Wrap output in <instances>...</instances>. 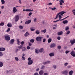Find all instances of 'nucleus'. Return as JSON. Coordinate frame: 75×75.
Wrapping results in <instances>:
<instances>
[{
    "label": "nucleus",
    "instance_id": "f257e3e1",
    "mask_svg": "<svg viewBox=\"0 0 75 75\" xmlns=\"http://www.w3.org/2000/svg\"><path fill=\"white\" fill-rule=\"evenodd\" d=\"M5 39L6 41H10V35H6L4 36Z\"/></svg>",
    "mask_w": 75,
    "mask_h": 75
},
{
    "label": "nucleus",
    "instance_id": "f03ea898",
    "mask_svg": "<svg viewBox=\"0 0 75 75\" xmlns=\"http://www.w3.org/2000/svg\"><path fill=\"white\" fill-rule=\"evenodd\" d=\"M42 38V37L38 36L36 38V40L37 41H39L40 42V41H41L42 38Z\"/></svg>",
    "mask_w": 75,
    "mask_h": 75
},
{
    "label": "nucleus",
    "instance_id": "7ed1b4c3",
    "mask_svg": "<svg viewBox=\"0 0 75 75\" xmlns=\"http://www.w3.org/2000/svg\"><path fill=\"white\" fill-rule=\"evenodd\" d=\"M20 18V17L18 15H16L15 16V20L16 22L18 21L19 19Z\"/></svg>",
    "mask_w": 75,
    "mask_h": 75
},
{
    "label": "nucleus",
    "instance_id": "20e7f679",
    "mask_svg": "<svg viewBox=\"0 0 75 75\" xmlns=\"http://www.w3.org/2000/svg\"><path fill=\"white\" fill-rule=\"evenodd\" d=\"M31 20H29L26 21L25 22V24H30V23H31Z\"/></svg>",
    "mask_w": 75,
    "mask_h": 75
},
{
    "label": "nucleus",
    "instance_id": "39448f33",
    "mask_svg": "<svg viewBox=\"0 0 75 75\" xmlns=\"http://www.w3.org/2000/svg\"><path fill=\"white\" fill-rule=\"evenodd\" d=\"M29 11V12H31V11H33V9H23V11Z\"/></svg>",
    "mask_w": 75,
    "mask_h": 75
},
{
    "label": "nucleus",
    "instance_id": "423d86ee",
    "mask_svg": "<svg viewBox=\"0 0 75 75\" xmlns=\"http://www.w3.org/2000/svg\"><path fill=\"white\" fill-rule=\"evenodd\" d=\"M28 64L29 65H31V64H33V60H31L28 62Z\"/></svg>",
    "mask_w": 75,
    "mask_h": 75
},
{
    "label": "nucleus",
    "instance_id": "0eeeda50",
    "mask_svg": "<svg viewBox=\"0 0 75 75\" xmlns=\"http://www.w3.org/2000/svg\"><path fill=\"white\" fill-rule=\"evenodd\" d=\"M55 46H56V44H55L52 43L51 44L50 47V48H54Z\"/></svg>",
    "mask_w": 75,
    "mask_h": 75
},
{
    "label": "nucleus",
    "instance_id": "6e6552de",
    "mask_svg": "<svg viewBox=\"0 0 75 75\" xmlns=\"http://www.w3.org/2000/svg\"><path fill=\"white\" fill-rule=\"evenodd\" d=\"M65 12H64V11H62L59 12L58 14H59H59H61V16H63V14H65Z\"/></svg>",
    "mask_w": 75,
    "mask_h": 75
},
{
    "label": "nucleus",
    "instance_id": "1a4fd4ad",
    "mask_svg": "<svg viewBox=\"0 0 75 75\" xmlns=\"http://www.w3.org/2000/svg\"><path fill=\"white\" fill-rule=\"evenodd\" d=\"M71 55H72V57H75V52L74 51H71L70 53Z\"/></svg>",
    "mask_w": 75,
    "mask_h": 75
},
{
    "label": "nucleus",
    "instance_id": "9d476101",
    "mask_svg": "<svg viewBox=\"0 0 75 75\" xmlns=\"http://www.w3.org/2000/svg\"><path fill=\"white\" fill-rule=\"evenodd\" d=\"M17 11V9H16V7H14L13 8V12L14 13H16Z\"/></svg>",
    "mask_w": 75,
    "mask_h": 75
},
{
    "label": "nucleus",
    "instance_id": "9b49d317",
    "mask_svg": "<svg viewBox=\"0 0 75 75\" xmlns=\"http://www.w3.org/2000/svg\"><path fill=\"white\" fill-rule=\"evenodd\" d=\"M68 71L67 70H66L64 71H62V74H68Z\"/></svg>",
    "mask_w": 75,
    "mask_h": 75
},
{
    "label": "nucleus",
    "instance_id": "f8f14e48",
    "mask_svg": "<svg viewBox=\"0 0 75 75\" xmlns=\"http://www.w3.org/2000/svg\"><path fill=\"white\" fill-rule=\"evenodd\" d=\"M62 34H63V32L62 31L59 32L57 33L58 35H62Z\"/></svg>",
    "mask_w": 75,
    "mask_h": 75
},
{
    "label": "nucleus",
    "instance_id": "ddd939ff",
    "mask_svg": "<svg viewBox=\"0 0 75 75\" xmlns=\"http://www.w3.org/2000/svg\"><path fill=\"white\" fill-rule=\"evenodd\" d=\"M59 1L60 2L59 3L60 6H62V4L64 3V1L62 0H60Z\"/></svg>",
    "mask_w": 75,
    "mask_h": 75
},
{
    "label": "nucleus",
    "instance_id": "4468645a",
    "mask_svg": "<svg viewBox=\"0 0 75 75\" xmlns=\"http://www.w3.org/2000/svg\"><path fill=\"white\" fill-rule=\"evenodd\" d=\"M44 74V71L42 70H41L39 72V75H42Z\"/></svg>",
    "mask_w": 75,
    "mask_h": 75
},
{
    "label": "nucleus",
    "instance_id": "2eb2a0df",
    "mask_svg": "<svg viewBox=\"0 0 75 75\" xmlns=\"http://www.w3.org/2000/svg\"><path fill=\"white\" fill-rule=\"evenodd\" d=\"M68 22V21L67 20H65V21H63V23L64 24H67Z\"/></svg>",
    "mask_w": 75,
    "mask_h": 75
},
{
    "label": "nucleus",
    "instance_id": "dca6fc26",
    "mask_svg": "<svg viewBox=\"0 0 75 75\" xmlns=\"http://www.w3.org/2000/svg\"><path fill=\"white\" fill-rule=\"evenodd\" d=\"M70 42L71 44H73L74 43H75V39H74L73 40H70Z\"/></svg>",
    "mask_w": 75,
    "mask_h": 75
},
{
    "label": "nucleus",
    "instance_id": "f3484780",
    "mask_svg": "<svg viewBox=\"0 0 75 75\" xmlns=\"http://www.w3.org/2000/svg\"><path fill=\"white\" fill-rule=\"evenodd\" d=\"M5 51V48L4 47L0 48V51Z\"/></svg>",
    "mask_w": 75,
    "mask_h": 75
},
{
    "label": "nucleus",
    "instance_id": "a211bd4d",
    "mask_svg": "<svg viewBox=\"0 0 75 75\" xmlns=\"http://www.w3.org/2000/svg\"><path fill=\"white\" fill-rule=\"evenodd\" d=\"M30 35V34L28 33V32H26V33L25 34V37H27L28 35Z\"/></svg>",
    "mask_w": 75,
    "mask_h": 75
},
{
    "label": "nucleus",
    "instance_id": "6ab92c4d",
    "mask_svg": "<svg viewBox=\"0 0 75 75\" xmlns=\"http://www.w3.org/2000/svg\"><path fill=\"white\" fill-rule=\"evenodd\" d=\"M54 53L53 52L52 53H50L49 54V56L50 57H54Z\"/></svg>",
    "mask_w": 75,
    "mask_h": 75
},
{
    "label": "nucleus",
    "instance_id": "aec40b11",
    "mask_svg": "<svg viewBox=\"0 0 75 75\" xmlns=\"http://www.w3.org/2000/svg\"><path fill=\"white\" fill-rule=\"evenodd\" d=\"M17 42L18 45H20V39H17L16 40Z\"/></svg>",
    "mask_w": 75,
    "mask_h": 75
},
{
    "label": "nucleus",
    "instance_id": "412c9836",
    "mask_svg": "<svg viewBox=\"0 0 75 75\" xmlns=\"http://www.w3.org/2000/svg\"><path fill=\"white\" fill-rule=\"evenodd\" d=\"M14 41L15 40L14 39H12L11 40L10 42L11 44H13V43H14Z\"/></svg>",
    "mask_w": 75,
    "mask_h": 75
},
{
    "label": "nucleus",
    "instance_id": "4be33fe9",
    "mask_svg": "<svg viewBox=\"0 0 75 75\" xmlns=\"http://www.w3.org/2000/svg\"><path fill=\"white\" fill-rule=\"evenodd\" d=\"M7 26L8 27H12V24L11 23H8Z\"/></svg>",
    "mask_w": 75,
    "mask_h": 75
},
{
    "label": "nucleus",
    "instance_id": "5701e85b",
    "mask_svg": "<svg viewBox=\"0 0 75 75\" xmlns=\"http://www.w3.org/2000/svg\"><path fill=\"white\" fill-rule=\"evenodd\" d=\"M74 71L72 70L70 71L69 72V75H72Z\"/></svg>",
    "mask_w": 75,
    "mask_h": 75
},
{
    "label": "nucleus",
    "instance_id": "b1692460",
    "mask_svg": "<svg viewBox=\"0 0 75 75\" xmlns=\"http://www.w3.org/2000/svg\"><path fill=\"white\" fill-rule=\"evenodd\" d=\"M43 50H44V49L42 48L40 49L39 52L41 53H42V52H43Z\"/></svg>",
    "mask_w": 75,
    "mask_h": 75
},
{
    "label": "nucleus",
    "instance_id": "393cba45",
    "mask_svg": "<svg viewBox=\"0 0 75 75\" xmlns=\"http://www.w3.org/2000/svg\"><path fill=\"white\" fill-rule=\"evenodd\" d=\"M26 50H27V48L25 47H23V48L22 50V51H26Z\"/></svg>",
    "mask_w": 75,
    "mask_h": 75
},
{
    "label": "nucleus",
    "instance_id": "a878e982",
    "mask_svg": "<svg viewBox=\"0 0 75 75\" xmlns=\"http://www.w3.org/2000/svg\"><path fill=\"white\" fill-rule=\"evenodd\" d=\"M3 66V63L1 62H0V67H2Z\"/></svg>",
    "mask_w": 75,
    "mask_h": 75
},
{
    "label": "nucleus",
    "instance_id": "bb28decb",
    "mask_svg": "<svg viewBox=\"0 0 75 75\" xmlns=\"http://www.w3.org/2000/svg\"><path fill=\"white\" fill-rule=\"evenodd\" d=\"M48 43H50L51 41H52V39L51 38L48 39L47 41Z\"/></svg>",
    "mask_w": 75,
    "mask_h": 75
},
{
    "label": "nucleus",
    "instance_id": "cd10ccee",
    "mask_svg": "<svg viewBox=\"0 0 75 75\" xmlns=\"http://www.w3.org/2000/svg\"><path fill=\"white\" fill-rule=\"evenodd\" d=\"M35 33L37 34H39L40 33V31L39 30H37L35 32Z\"/></svg>",
    "mask_w": 75,
    "mask_h": 75
},
{
    "label": "nucleus",
    "instance_id": "c85d7f7f",
    "mask_svg": "<svg viewBox=\"0 0 75 75\" xmlns=\"http://www.w3.org/2000/svg\"><path fill=\"white\" fill-rule=\"evenodd\" d=\"M41 32L42 33H45L46 31H47V30L46 29H45L44 30H41Z\"/></svg>",
    "mask_w": 75,
    "mask_h": 75
},
{
    "label": "nucleus",
    "instance_id": "c756f323",
    "mask_svg": "<svg viewBox=\"0 0 75 75\" xmlns=\"http://www.w3.org/2000/svg\"><path fill=\"white\" fill-rule=\"evenodd\" d=\"M1 2L2 4H4L5 3V1L4 0H1Z\"/></svg>",
    "mask_w": 75,
    "mask_h": 75
},
{
    "label": "nucleus",
    "instance_id": "7c9ffc66",
    "mask_svg": "<svg viewBox=\"0 0 75 75\" xmlns=\"http://www.w3.org/2000/svg\"><path fill=\"white\" fill-rule=\"evenodd\" d=\"M35 52L36 54H38V53H39V52H38V50L37 49L35 50Z\"/></svg>",
    "mask_w": 75,
    "mask_h": 75
},
{
    "label": "nucleus",
    "instance_id": "2f4dec72",
    "mask_svg": "<svg viewBox=\"0 0 75 75\" xmlns=\"http://www.w3.org/2000/svg\"><path fill=\"white\" fill-rule=\"evenodd\" d=\"M30 42H32V43H34V40L31 39L30 40Z\"/></svg>",
    "mask_w": 75,
    "mask_h": 75
},
{
    "label": "nucleus",
    "instance_id": "473e14b6",
    "mask_svg": "<svg viewBox=\"0 0 75 75\" xmlns=\"http://www.w3.org/2000/svg\"><path fill=\"white\" fill-rule=\"evenodd\" d=\"M33 27L30 28V29L31 31H33L35 30V29H33Z\"/></svg>",
    "mask_w": 75,
    "mask_h": 75
},
{
    "label": "nucleus",
    "instance_id": "72a5a7b5",
    "mask_svg": "<svg viewBox=\"0 0 75 75\" xmlns=\"http://www.w3.org/2000/svg\"><path fill=\"white\" fill-rule=\"evenodd\" d=\"M22 48L23 45H20L18 46V48H19V49H22Z\"/></svg>",
    "mask_w": 75,
    "mask_h": 75
},
{
    "label": "nucleus",
    "instance_id": "f704fd0d",
    "mask_svg": "<svg viewBox=\"0 0 75 75\" xmlns=\"http://www.w3.org/2000/svg\"><path fill=\"white\" fill-rule=\"evenodd\" d=\"M4 25V23L1 22L0 24V26H3Z\"/></svg>",
    "mask_w": 75,
    "mask_h": 75
},
{
    "label": "nucleus",
    "instance_id": "c9c22d12",
    "mask_svg": "<svg viewBox=\"0 0 75 75\" xmlns=\"http://www.w3.org/2000/svg\"><path fill=\"white\" fill-rule=\"evenodd\" d=\"M69 30V26H67L65 27V30L67 31Z\"/></svg>",
    "mask_w": 75,
    "mask_h": 75
},
{
    "label": "nucleus",
    "instance_id": "e433bc0d",
    "mask_svg": "<svg viewBox=\"0 0 75 75\" xmlns=\"http://www.w3.org/2000/svg\"><path fill=\"white\" fill-rule=\"evenodd\" d=\"M10 31V28H8L7 30L6 31L7 32H9Z\"/></svg>",
    "mask_w": 75,
    "mask_h": 75
},
{
    "label": "nucleus",
    "instance_id": "4c0bfd02",
    "mask_svg": "<svg viewBox=\"0 0 75 75\" xmlns=\"http://www.w3.org/2000/svg\"><path fill=\"white\" fill-rule=\"evenodd\" d=\"M70 34V31L68 30L66 33V34L68 35V34Z\"/></svg>",
    "mask_w": 75,
    "mask_h": 75
},
{
    "label": "nucleus",
    "instance_id": "58836bf2",
    "mask_svg": "<svg viewBox=\"0 0 75 75\" xmlns=\"http://www.w3.org/2000/svg\"><path fill=\"white\" fill-rule=\"evenodd\" d=\"M15 59L16 61H18L19 59H18V58L17 57H15Z\"/></svg>",
    "mask_w": 75,
    "mask_h": 75
},
{
    "label": "nucleus",
    "instance_id": "ea45409f",
    "mask_svg": "<svg viewBox=\"0 0 75 75\" xmlns=\"http://www.w3.org/2000/svg\"><path fill=\"white\" fill-rule=\"evenodd\" d=\"M61 48V46H59L57 47V49L58 50H60Z\"/></svg>",
    "mask_w": 75,
    "mask_h": 75
},
{
    "label": "nucleus",
    "instance_id": "a19ab883",
    "mask_svg": "<svg viewBox=\"0 0 75 75\" xmlns=\"http://www.w3.org/2000/svg\"><path fill=\"white\" fill-rule=\"evenodd\" d=\"M51 9L52 10H56V8L54 7L53 8H51Z\"/></svg>",
    "mask_w": 75,
    "mask_h": 75
},
{
    "label": "nucleus",
    "instance_id": "79ce46f5",
    "mask_svg": "<svg viewBox=\"0 0 75 75\" xmlns=\"http://www.w3.org/2000/svg\"><path fill=\"white\" fill-rule=\"evenodd\" d=\"M19 28L20 29H23V26L22 25H20L19 27Z\"/></svg>",
    "mask_w": 75,
    "mask_h": 75
},
{
    "label": "nucleus",
    "instance_id": "37998d69",
    "mask_svg": "<svg viewBox=\"0 0 75 75\" xmlns=\"http://www.w3.org/2000/svg\"><path fill=\"white\" fill-rule=\"evenodd\" d=\"M68 17H69V16L66 17V18H65L62 19L60 21H62L63 20H65V19H66V18H68Z\"/></svg>",
    "mask_w": 75,
    "mask_h": 75
},
{
    "label": "nucleus",
    "instance_id": "c03bdc74",
    "mask_svg": "<svg viewBox=\"0 0 75 75\" xmlns=\"http://www.w3.org/2000/svg\"><path fill=\"white\" fill-rule=\"evenodd\" d=\"M21 45H24V41L21 42Z\"/></svg>",
    "mask_w": 75,
    "mask_h": 75
},
{
    "label": "nucleus",
    "instance_id": "a18cd8bd",
    "mask_svg": "<svg viewBox=\"0 0 75 75\" xmlns=\"http://www.w3.org/2000/svg\"><path fill=\"white\" fill-rule=\"evenodd\" d=\"M45 68V66H42V67L41 68V69H44Z\"/></svg>",
    "mask_w": 75,
    "mask_h": 75
},
{
    "label": "nucleus",
    "instance_id": "49530a36",
    "mask_svg": "<svg viewBox=\"0 0 75 75\" xmlns=\"http://www.w3.org/2000/svg\"><path fill=\"white\" fill-rule=\"evenodd\" d=\"M60 20V21H61V20L59 19L58 20H57L55 21H54L53 22V23H57V22H58V21H59Z\"/></svg>",
    "mask_w": 75,
    "mask_h": 75
},
{
    "label": "nucleus",
    "instance_id": "de8ad7c7",
    "mask_svg": "<svg viewBox=\"0 0 75 75\" xmlns=\"http://www.w3.org/2000/svg\"><path fill=\"white\" fill-rule=\"evenodd\" d=\"M53 67L54 68V69H56L57 68V66L55 65H53Z\"/></svg>",
    "mask_w": 75,
    "mask_h": 75
},
{
    "label": "nucleus",
    "instance_id": "09e8293b",
    "mask_svg": "<svg viewBox=\"0 0 75 75\" xmlns=\"http://www.w3.org/2000/svg\"><path fill=\"white\" fill-rule=\"evenodd\" d=\"M57 40H60L61 39V37L59 36H58L57 37Z\"/></svg>",
    "mask_w": 75,
    "mask_h": 75
},
{
    "label": "nucleus",
    "instance_id": "8fccbe9b",
    "mask_svg": "<svg viewBox=\"0 0 75 75\" xmlns=\"http://www.w3.org/2000/svg\"><path fill=\"white\" fill-rule=\"evenodd\" d=\"M28 44H29V45L30 47H31V45H32V44H31V43H30V42H29L28 43Z\"/></svg>",
    "mask_w": 75,
    "mask_h": 75
},
{
    "label": "nucleus",
    "instance_id": "3c124183",
    "mask_svg": "<svg viewBox=\"0 0 75 75\" xmlns=\"http://www.w3.org/2000/svg\"><path fill=\"white\" fill-rule=\"evenodd\" d=\"M3 56V53L2 52H0V57H2Z\"/></svg>",
    "mask_w": 75,
    "mask_h": 75
},
{
    "label": "nucleus",
    "instance_id": "603ef678",
    "mask_svg": "<svg viewBox=\"0 0 75 75\" xmlns=\"http://www.w3.org/2000/svg\"><path fill=\"white\" fill-rule=\"evenodd\" d=\"M69 51L67 50L65 52V53L66 54L69 53Z\"/></svg>",
    "mask_w": 75,
    "mask_h": 75
},
{
    "label": "nucleus",
    "instance_id": "864d4df0",
    "mask_svg": "<svg viewBox=\"0 0 75 75\" xmlns=\"http://www.w3.org/2000/svg\"><path fill=\"white\" fill-rule=\"evenodd\" d=\"M27 48L28 50H30V47L29 46H28L27 47Z\"/></svg>",
    "mask_w": 75,
    "mask_h": 75
},
{
    "label": "nucleus",
    "instance_id": "5fc2aeb1",
    "mask_svg": "<svg viewBox=\"0 0 75 75\" xmlns=\"http://www.w3.org/2000/svg\"><path fill=\"white\" fill-rule=\"evenodd\" d=\"M34 75H39L38 73H35L34 74Z\"/></svg>",
    "mask_w": 75,
    "mask_h": 75
},
{
    "label": "nucleus",
    "instance_id": "6e6d98bb",
    "mask_svg": "<svg viewBox=\"0 0 75 75\" xmlns=\"http://www.w3.org/2000/svg\"><path fill=\"white\" fill-rule=\"evenodd\" d=\"M32 15V13L30 12L28 14V16H31Z\"/></svg>",
    "mask_w": 75,
    "mask_h": 75
},
{
    "label": "nucleus",
    "instance_id": "4d7b16f0",
    "mask_svg": "<svg viewBox=\"0 0 75 75\" xmlns=\"http://www.w3.org/2000/svg\"><path fill=\"white\" fill-rule=\"evenodd\" d=\"M45 41H46V40L45 39H43V42H45Z\"/></svg>",
    "mask_w": 75,
    "mask_h": 75
},
{
    "label": "nucleus",
    "instance_id": "13d9d810",
    "mask_svg": "<svg viewBox=\"0 0 75 75\" xmlns=\"http://www.w3.org/2000/svg\"><path fill=\"white\" fill-rule=\"evenodd\" d=\"M68 63H64V66H67L68 65Z\"/></svg>",
    "mask_w": 75,
    "mask_h": 75
},
{
    "label": "nucleus",
    "instance_id": "bf43d9fd",
    "mask_svg": "<svg viewBox=\"0 0 75 75\" xmlns=\"http://www.w3.org/2000/svg\"><path fill=\"white\" fill-rule=\"evenodd\" d=\"M33 21L34 22H36V21H37V18H35Z\"/></svg>",
    "mask_w": 75,
    "mask_h": 75
},
{
    "label": "nucleus",
    "instance_id": "052dcab7",
    "mask_svg": "<svg viewBox=\"0 0 75 75\" xmlns=\"http://www.w3.org/2000/svg\"><path fill=\"white\" fill-rule=\"evenodd\" d=\"M59 19H61V18H62V16H61V15H59Z\"/></svg>",
    "mask_w": 75,
    "mask_h": 75
},
{
    "label": "nucleus",
    "instance_id": "680f3d73",
    "mask_svg": "<svg viewBox=\"0 0 75 75\" xmlns=\"http://www.w3.org/2000/svg\"><path fill=\"white\" fill-rule=\"evenodd\" d=\"M28 61H31V59L30 57H29L28 58Z\"/></svg>",
    "mask_w": 75,
    "mask_h": 75
},
{
    "label": "nucleus",
    "instance_id": "e2e57ef3",
    "mask_svg": "<svg viewBox=\"0 0 75 75\" xmlns=\"http://www.w3.org/2000/svg\"><path fill=\"white\" fill-rule=\"evenodd\" d=\"M46 62L47 63V64H50V61H48Z\"/></svg>",
    "mask_w": 75,
    "mask_h": 75
},
{
    "label": "nucleus",
    "instance_id": "0e129e2a",
    "mask_svg": "<svg viewBox=\"0 0 75 75\" xmlns=\"http://www.w3.org/2000/svg\"><path fill=\"white\" fill-rule=\"evenodd\" d=\"M47 64V62H43V64H44V65H45V64Z\"/></svg>",
    "mask_w": 75,
    "mask_h": 75
},
{
    "label": "nucleus",
    "instance_id": "69168bd1",
    "mask_svg": "<svg viewBox=\"0 0 75 75\" xmlns=\"http://www.w3.org/2000/svg\"><path fill=\"white\" fill-rule=\"evenodd\" d=\"M22 58L23 59V60H25V57H23V56L22 57Z\"/></svg>",
    "mask_w": 75,
    "mask_h": 75
},
{
    "label": "nucleus",
    "instance_id": "338daca9",
    "mask_svg": "<svg viewBox=\"0 0 75 75\" xmlns=\"http://www.w3.org/2000/svg\"><path fill=\"white\" fill-rule=\"evenodd\" d=\"M19 3H20V4H21V0H19Z\"/></svg>",
    "mask_w": 75,
    "mask_h": 75
},
{
    "label": "nucleus",
    "instance_id": "774afa93",
    "mask_svg": "<svg viewBox=\"0 0 75 75\" xmlns=\"http://www.w3.org/2000/svg\"><path fill=\"white\" fill-rule=\"evenodd\" d=\"M43 75H48V73H44Z\"/></svg>",
    "mask_w": 75,
    "mask_h": 75
}]
</instances>
